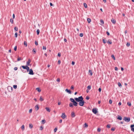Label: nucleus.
Returning <instances> with one entry per match:
<instances>
[{
  "label": "nucleus",
  "mask_w": 134,
  "mask_h": 134,
  "mask_svg": "<svg viewBox=\"0 0 134 134\" xmlns=\"http://www.w3.org/2000/svg\"><path fill=\"white\" fill-rule=\"evenodd\" d=\"M123 120L127 122H128L130 121V117H125L123 119Z\"/></svg>",
  "instance_id": "20e7f679"
},
{
  "label": "nucleus",
  "mask_w": 134,
  "mask_h": 134,
  "mask_svg": "<svg viewBox=\"0 0 134 134\" xmlns=\"http://www.w3.org/2000/svg\"><path fill=\"white\" fill-rule=\"evenodd\" d=\"M46 46H43V50H46Z\"/></svg>",
  "instance_id": "79ce46f5"
},
{
  "label": "nucleus",
  "mask_w": 134,
  "mask_h": 134,
  "mask_svg": "<svg viewBox=\"0 0 134 134\" xmlns=\"http://www.w3.org/2000/svg\"><path fill=\"white\" fill-rule=\"evenodd\" d=\"M98 90L99 92H100L101 91V88H99L98 89Z\"/></svg>",
  "instance_id": "052dcab7"
},
{
  "label": "nucleus",
  "mask_w": 134,
  "mask_h": 134,
  "mask_svg": "<svg viewBox=\"0 0 134 134\" xmlns=\"http://www.w3.org/2000/svg\"><path fill=\"white\" fill-rule=\"evenodd\" d=\"M60 79L59 78H58V79H57V80H56L57 81V82H59L60 81Z\"/></svg>",
  "instance_id": "4d7b16f0"
},
{
  "label": "nucleus",
  "mask_w": 134,
  "mask_h": 134,
  "mask_svg": "<svg viewBox=\"0 0 134 134\" xmlns=\"http://www.w3.org/2000/svg\"><path fill=\"white\" fill-rule=\"evenodd\" d=\"M71 116L72 118H74L75 116V113L74 112H72L71 113Z\"/></svg>",
  "instance_id": "4468645a"
},
{
  "label": "nucleus",
  "mask_w": 134,
  "mask_h": 134,
  "mask_svg": "<svg viewBox=\"0 0 134 134\" xmlns=\"http://www.w3.org/2000/svg\"><path fill=\"white\" fill-rule=\"evenodd\" d=\"M108 128H110V126L109 125H107L106 126Z\"/></svg>",
  "instance_id": "bf43d9fd"
},
{
  "label": "nucleus",
  "mask_w": 134,
  "mask_h": 134,
  "mask_svg": "<svg viewBox=\"0 0 134 134\" xmlns=\"http://www.w3.org/2000/svg\"><path fill=\"white\" fill-rule=\"evenodd\" d=\"M111 21L112 23L114 24H115L116 21V20L113 18H112L111 20Z\"/></svg>",
  "instance_id": "f8f14e48"
},
{
  "label": "nucleus",
  "mask_w": 134,
  "mask_h": 134,
  "mask_svg": "<svg viewBox=\"0 0 134 134\" xmlns=\"http://www.w3.org/2000/svg\"><path fill=\"white\" fill-rule=\"evenodd\" d=\"M66 116L65 114V113H63L62 114V115L61 116V117L63 119H64L65 118H66Z\"/></svg>",
  "instance_id": "1a4fd4ad"
},
{
  "label": "nucleus",
  "mask_w": 134,
  "mask_h": 134,
  "mask_svg": "<svg viewBox=\"0 0 134 134\" xmlns=\"http://www.w3.org/2000/svg\"><path fill=\"white\" fill-rule=\"evenodd\" d=\"M102 41L103 43L104 44L105 43L107 42V40L104 39H103Z\"/></svg>",
  "instance_id": "72a5a7b5"
},
{
  "label": "nucleus",
  "mask_w": 134,
  "mask_h": 134,
  "mask_svg": "<svg viewBox=\"0 0 134 134\" xmlns=\"http://www.w3.org/2000/svg\"><path fill=\"white\" fill-rule=\"evenodd\" d=\"M83 5H84V7H85V8H87V4H86V3H84V4H83Z\"/></svg>",
  "instance_id": "2f4dec72"
},
{
  "label": "nucleus",
  "mask_w": 134,
  "mask_h": 134,
  "mask_svg": "<svg viewBox=\"0 0 134 134\" xmlns=\"http://www.w3.org/2000/svg\"><path fill=\"white\" fill-rule=\"evenodd\" d=\"M111 130L112 131H114L115 130V128H111Z\"/></svg>",
  "instance_id": "13d9d810"
},
{
  "label": "nucleus",
  "mask_w": 134,
  "mask_h": 134,
  "mask_svg": "<svg viewBox=\"0 0 134 134\" xmlns=\"http://www.w3.org/2000/svg\"><path fill=\"white\" fill-rule=\"evenodd\" d=\"M111 57L114 60H115V58L114 55H111Z\"/></svg>",
  "instance_id": "c756f323"
},
{
  "label": "nucleus",
  "mask_w": 134,
  "mask_h": 134,
  "mask_svg": "<svg viewBox=\"0 0 134 134\" xmlns=\"http://www.w3.org/2000/svg\"><path fill=\"white\" fill-rule=\"evenodd\" d=\"M65 91L67 93H68L69 94H71V91L70 90L66 89L65 90Z\"/></svg>",
  "instance_id": "9d476101"
},
{
  "label": "nucleus",
  "mask_w": 134,
  "mask_h": 134,
  "mask_svg": "<svg viewBox=\"0 0 134 134\" xmlns=\"http://www.w3.org/2000/svg\"><path fill=\"white\" fill-rule=\"evenodd\" d=\"M83 98L82 96H81L79 97L78 98H75L74 99L77 102H79L80 101L83 100Z\"/></svg>",
  "instance_id": "f03ea898"
},
{
  "label": "nucleus",
  "mask_w": 134,
  "mask_h": 134,
  "mask_svg": "<svg viewBox=\"0 0 134 134\" xmlns=\"http://www.w3.org/2000/svg\"><path fill=\"white\" fill-rule=\"evenodd\" d=\"M17 47L16 46H15L14 48V50L15 51H16L17 50Z\"/></svg>",
  "instance_id": "37998d69"
},
{
  "label": "nucleus",
  "mask_w": 134,
  "mask_h": 134,
  "mask_svg": "<svg viewBox=\"0 0 134 134\" xmlns=\"http://www.w3.org/2000/svg\"><path fill=\"white\" fill-rule=\"evenodd\" d=\"M35 44L37 46L38 45V42L37 41H35Z\"/></svg>",
  "instance_id": "603ef678"
},
{
  "label": "nucleus",
  "mask_w": 134,
  "mask_h": 134,
  "mask_svg": "<svg viewBox=\"0 0 134 134\" xmlns=\"http://www.w3.org/2000/svg\"><path fill=\"white\" fill-rule=\"evenodd\" d=\"M127 105L129 106L130 107L131 106V104L130 102H128L127 103Z\"/></svg>",
  "instance_id": "473e14b6"
},
{
  "label": "nucleus",
  "mask_w": 134,
  "mask_h": 134,
  "mask_svg": "<svg viewBox=\"0 0 134 134\" xmlns=\"http://www.w3.org/2000/svg\"><path fill=\"white\" fill-rule=\"evenodd\" d=\"M90 98L88 96H87L86 97V99L87 100H89V99Z\"/></svg>",
  "instance_id": "864d4df0"
},
{
  "label": "nucleus",
  "mask_w": 134,
  "mask_h": 134,
  "mask_svg": "<svg viewBox=\"0 0 134 134\" xmlns=\"http://www.w3.org/2000/svg\"><path fill=\"white\" fill-rule=\"evenodd\" d=\"M18 68L17 67H15L14 68V69L15 70H17Z\"/></svg>",
  "instance_id": "e2e57ef3"
},
{
  "label": "nucleus",
  "mask_w": 134,
  "mask_h": 134,
  "mask_svg": "<svg viewBox=\"0 0 134 134\" xmlns=\"http://www.w3.org/2000/svg\"><path fill=\"white\" fill-rule=\"evenodd\" d=\"M79 105L81 106H83L84 105V104L85 103V102L84 101L82 100L81 101H80V102H79Z\"/></svg>",
  "instance_id": "0eeeda50"
},
{
  "label": "nucleus",
  "mask_w": 134,
  "mask_h": 134,
  "mask_svg": "<svg viewBox=\"0 0 134 134\" xmlns=\"http://www.w3.org/2000/svg\"><path fill=\"white\" fill-rule=\"evenodd\" d=\"M93 113L95 114H96L98 112L97 109V108H93L92 110Z\"/></svg>",
  "instance_id": "39448f33"
},
{
  "label": "nucleus",
  "mask_w": 134,
  "mask_h": 134,
  "mask_svg": "<svg viewBox=\"0 0 134 134\" xmlns=\"http://www.w3.org/2000/svg\"><path fill=\"white\" fill-rule=\"evenodd\" d=\"M130 128H131V130L132 129L134 128V124H132L130 125Z\"/></svg>",
  "instance_id": "412c9836"
},
{
  "label": "nucleus",
  "mask_w": 134,
  "mask_h": 134,
  "mask_svg": "<svg viewBox=\"0 0 134 134\" xmlns=\"http://www.w3.org/2000/svg\"><path fill=\"white\" fill-rule=\"evenodd\" d=\"M13 87L14 89H16L17 88V85H14L13 86Z\"/></svg>",
  "instance_id": "ea45409f"
},
{
  "label": "nucleus",
  "mask_w": 134,
  "mask_h": 134,
  "mask_svg": "<svg viewBox=\"0 0 134 134\" xmlns=\"http://www.w3.org/2000/svg\"><path fill=\"white\" fill-rule=\"evenodd\" d=\"M89 72L90 73V75H92V70H89Z\"/></svg>",
  "instance_id": "b1692460"
},
{
  "label": "nucleus",
  "mask_w": 134,
  "mask_h": 134,
  "mask_svg": "<svg viewBox=\"0 0 134 134\" xmlns=\"http://www.w3.org/2000/svg\"><path fill=\"white\" fill-rule=\"evenodd\" d=\"M91 86L90 85H89L87 87V89L90 90L91 89Z\"/></svg>",
  "instance_id": "7c9ffc66"
},
{
  "label": "nucleus",
  "mask_w": 134,
  "mask_h": 134,
  "mask_svg": "<svg viewBox=\"0 0 134 134\" xmlns=\"http://www.w3.org/2000/svg\"><path fill=\"white\" fill-rule=\"evenodd\" d=\"M27 66L26 65L25 66L22 65L20 67V69L23 72H26V71H25V70H22L21 69V67H22L24 69H26V68L27 67Z\"/></svg>",
  "instance_id": "7ed1b4c3"
},
{
  "label": "nucleus",
  "mask_w": 134,
  "mask_h": 134,
  "mask_svg": "<svg viewBox=\"0 0 134 134\" xmlns=\"http://www.w3.org/2000/svg\"><path fill=\"white\" fill-rule=\"evenodd\" d=\"M79 35L81 37H82L83 36V33H81Z\"/></svg>",
  "instance_id": "c03bdc74"
},
{
  "label": "nucleus",
  "mask_w": 134,
  "mask_h": 134,
  "mask_svg": "<svg viewBox=\"0 0 134 134\" xmlns=\"http://www.w3.org/2000/svg\"><path fill=\"white\" fill-rule=\"evenodd\" d=\"M14 29L15 31H17L18 30V28L17 27H15L14 28Z\"/></svg>",
  "instance_id": "e433bc0d"
},
{
  "label": "nucleus",
  "mask_w": 134,
  "mask_h": 134,
  "mask_svg": "<svg viewBox=\"0 0 134 134\" xmlns=\"http://www.w3.org/2000/svg\"><path fill=\"white\" fill-rule=\"evenodd\" d=\"M29 71V74L31 75H33L34 74L32 70V69H30V71Z\"/></svg>",
  "instance_id": "6e6552de"
},
{
  "label": "nucleus",
  "mask_w": 134,
  "mask_h": 134,
  "mask_svg": "<svg viewBox=\"0 0 134 134\" xmlns=\"http://www.w3.org/2000/svg\"><path fill=\"white\" fill-rule=\"evenodd\" d=\"M70 100L71 102L73 103H69V105L70 107L71 108H73L74 107V105L75 107H76L77 106L78 103L77 102H76L75 100V99L71 98H70Z\"/></svg>",
  "instance_id": "f257e3e1"
},
{
  "label": "nucleus",
  "mask_w": 134,
  "mask_h": 134,
  "mask_svg": "<svg viewBox=\"0 0 134 134\" xmlns=\"http://www.w3.org/2000/svg\"><path fill=\"white\" fill-rule=\"evenodd\" d=\"M100 22L102 24H104V21H103V20H102V19L100 20Z\"/></svg>",
  "instance_id": "09e8293b"
},
{
  "label": "nucleus",
  "mask_w": 134,
  "mask_h": 134,
  "mask_svg": "<svg viewBox=\"0 0 134 134\" xmlns=\"http://www.w3.org/2000/svg\"><path fill=\"white\" fill-rule=\"evenodd\" d=\"M58 64H60V60H58Z\"/></svg>",
  "instance_id": "69168bd1"
},
{
  "label": "nucleus",
  "mask_w": 134,
  "mask_h": 134,
  "mask_svg": "<svg viewBox=\"0 0 134 134\" xmlns=\"http://www.w3.org/2000/svg\"><path fill=\"white\" fill-rule=\"evenodd\" d=\"M37 35H38L40 33V30L39 29L37 30Z\"/></svg>",
  "instance_id": "cd10ccee"
},
{
  "label": "nucleus",
  "mask_w": 134,
  "mask_h": 134,
  "mask_svg": "<svg viewBox=\"0 0 134 134\" xmlns=\"http://www.w3.org/2000/svg\"><path fill=\"white\" fill-rule=\"evenodd\" d=\"M35 109L36 111L38 110L39 108V107L38 105H36L35 107Z\"/></svg>",
  "instance_id": "dca6fc26"
},
{
  "label": "nucleus",
  "mask_w": 134,
  "mask_h": 134,
  "mask_svg": "<svg viewBox=\"0 0 134 134\" xmlns=\"http://www.w3.org/2000/svg\"><path fill=\"white\" fill-rule=\"evenodd\" d=\"M50 6H54V5L53 4L51 3H50Z\"/></svg>",
  "instance_id": "0e129e2a"
},
{
  "label": "nucleus",
  "mask_w": 134,
  "mask_h": 134,
  "mask_svg": "<svg viewBox=\"0 0 134 134\" xmlns=\"http://www.w3.org/2000/svg\"><path fill=\"white\" fill-rule=\"evenodd\" d=\"M36 90H37L39 92H40L41 91V90L38 87L37 88H36Z\"/></svg>",
  "instance_id": "6ab92c4d"
},
{
  "label": "nucleus",
  "mask_w": 134,
  "mask_h": 134,
  "mask_svg": "<svg viewBox=\"0 0 134 134\" xmlns=\"http://www.w3.org/2000/svg\"><path fill=\"white\" fill-rule=\"evenodd\" d=\"M87 21L88 23H90L91 21V19L90 18H87Z\"/></svg>",
  "instance_id": "aec40b11"
},
{
  "label": "nucleus",
  "mask_w": 134,
  "mask_h": 134,
  "mask_svg": "<svg viewBox=\"0 0 134 134\" xmlns=\"http://www.w3.org/2000/svg\"><path fill=\"white\" fill-rule=\"evenodd\" d=\"M61 55V53L60 52H59L58 53V56L59 57H60V56Z\"/></svg>",
  "instance_id": "de8ad7c7"
},
{
  "label": "nucleus",
  "mask_w": 134,
  "mask_h": 134,
  "mask_svg": "<svg viewBox=\"0 0 134 134\" xmlns=\"http://www.w3.org/2000/svg\"><path fill=\"white\" fill-rule=\"evenodd\" d=\"M42 124H44L46 122V120L44 119H43L42 121Z\"/></svg>",
  "instance_id": "58836bf2"
},
{
  "label": "nucleus",
  "mask_w": 134,
  "mask_h": 134,
  "mask_svg": "<svg viewBox=\"0 0 134 134\" xmlns=\"http://www.w3.org/2000/svg\"><path fill=\"white\" fill-rule=\"evenodd\" d=\"M31 62V60L30 59H28L27 62L26 63V65L27 66H29L30 64V63Z\"/></svg>",
  "instance_id": "9b49d317"
},
{
  "label": "nucleus",
  "mask_w": 134,
  "mask_h": 134,
  "mask_svg": "<svg viewBox=\"0 0 134 134\" xmlns=\"http://www.w3.org/2000/svg\"><path fill=\"white\" fill-rule=\"evenodd\" d=\"M32 109H30L29 111V113H31L32 112Z\"/></svg>",
  "instance_id": "5fc2aeb1"
},
{
  "label": "nucleus",
  "mask_w": 134,
  "mask_h": 134,
  "mask_svg": "<svg viewBox=\"0 0 134 134\" xmlns=\"http://www.w3.org/2000/svg\"><path fill=\"white\" fill-rule=\"evenodd\" d=\"M40 100L41 102L42 101L44 100V99L42 98V96H40Z\"/></svg>",
  "instance_id": "4be33fe9"
},
{
  "label": "nucleus",
  "mask_w": 134,
  "mask_h": 134,
  "mask_svg": "<svg viewBox=\"0 0 134 134\" xmlns=\"http://www.w3.org/2000/svg\"><path fill=\"white\" fill-rule=\"evenodd\" d=\"M107 43H108L109 44H112V42L110 40V39H109L108 40Z\"/></svg>",
  "instance_id": "ddd939ff"
},
{
  "label": "nucleus",
  "mask_w": 134,
  "mask_h": 134,
  "mask_svg": "<svg viewBox=\"0 0 134 134\" xmlns=\"http://www.w3.org/2000/svg\"><path fill=\"white\" fill-rule=\"evenodd\" d=\"M118 86H119L120 87H122V85L120 82H118Z\"/></svg>",
  "instance_id": "5701e85b"
},
{
  "label": "nucleus",
  "mask_w": 134,
  "mask_h": 134,
  "mask_svg": "<svg viewBox=\"0 0 134 134\" xmlns=\"http://www.w3.org/2000/svg\"><path fill=\"white\" fill-rule=\"evenodd\" d=\"M24 44L25 46V47H26L27 46V43L25 41L24 42Z\"/></svg>",
  "instance_id": "bb28decb"
},
{
  "label": "nucleus",
  "mask_w": 134,
  "mask_h": 134,
  "mask_svg": "<svg viewBox=\"0 0 134 134\" xmlns=\"http://www.w3.org/2000/svg\"><path fill=\"white\" fill-rule=\"evenodd\" d=\"M43 126H41L40 127V130H42L43 129Z\"/></svg>",
  "instance_id": "a19ab883"
},
{
  "label": "nucleus",
  "mask_w": 134,
  "mask_h": 134,
  "mask_svg": "<svg viewBox=\"0 0 134 134\" xmlns=\"http://www.w3.org/2000/svg\"><path fill=\"white\" fill-rule=\"evenodd\" d=\"M126 46L128 47H129L130 45V44L129 42H127L126 43Z\"/></svg>",
  "instance_id": "4c0bfd02"
},
{
  "label": "nucleus",
  "mask_w": 134,
  "mask_h": 134,
  "mask_svg": "<svg viewBox=\"0 0 134 134\" xmlns=\"http://www.w3.org/2000/svg\"><path fill=\"white\" fill-rule=\"evenodd\" d=\"M107 34V35L108 36H109L110 35V34L109 33L108 31H107L106 32Z\"/></svg>",
  "instance_id": "680f3d73"
},
{
  "label": "nucleus",
  "mask_w": 134,
  "mask_h": 134,
  "mask_svg": "<svg viewBox=\"0 0 134 134\" xmlns=\"http://www.w3.org/2000/svg\"><path fill=\"white\" fill-rule=\"evenodd\" d=\"M13 88L10 86H8L7 87V89L9 92H12L13 90Z\"/></svg>",
  "instance_id": "423d86ee"
},
{
  "label": "nucleus",
  "mask_w": 134,
  "mask_h": 134,
  "mask_svg": "<svg viewBox=\"0 0 134 134\" xmlns=\"http://www.w3.org/2000/svg\"><path fill=\"white\" fill-rule=\"evenodd\" d=\"M101 131V129L100 128H98L97 129V131L98 132H99Z\"/></svg>",
  "instance_id": "6e6d98bb"
},
{
  "label": "nucleus",
  "mask_w": 134,
  "mask_h": 134,
  "mask_svg": "<svg viewBox=\"0 0 134 134\" xmlns=\"http://www.w3.org/2000/svg\"><path fill=\"white\" fill-rule=\"evenodd\" d=\"M15 37H17V36H18V33L17 32H16L15 33Z\"/></svg>",
  "instance_id": "8fccbe9b"
},
{
  "label": "nucleus",
  "mask_w": 134,
  "mask_h": 134,
  "mask_svg": "<svg viewBox=\"0 0 134 134\" xmlns=\"http://www.w3.org/2000/svg\"><path fill=\"white\" fill-rule=\"evenodd\" d=\"M26 69L27 70V72L29 71L30 70V69L29 67L28 66H27Z\"/></svg>",
  "instance_id": "c85d7f7f"
},
{
  "label": "nucleus",
  "mask_w": 134,
  "mask_h": 134,
  "mask_svg": "<svg viewBox=\"0 0 134 134\" xmlns=\"http://www.w3.org/2000/svg\"><path fill=\"white\" fill-rule=\"evenodd\" d=\"M45 109H46V110L48 112H49L50 111V110L49 108L46 107L45 108Z\"/></svg>",
  "instance_id": "f3484780"
},
{
  "label": "nucleus",
  "mask_w": 134,
  "mask_h": 134,
  "mask_svg": "<svg viewBox=\"0 0 134 134\" xmlns=\"http://www.w3.org/2000/svg\"><path fill=\"white\" fill-rule=\"evenodd\" d=\"M74 86L73 85H72V86H71V87H70V88L71 89L73 90L74 89Z\"/></svg>",
  "instance_id": "3c124183"
},
{
  "label": "nucleus",
  "mask_w": 134,
  "mask_h": 134,
  "mask_svg": "<svg viewBox=\"0 0 134 134\" xmlns=\"http://www.w3.org/2000/svg\"><path fill=\"white\" fill-rule=\"evenodd\" d=\"M10 21L12 24H13V20L12 18L10 19Z\"/></svg>",
  "instance_id": "c9c22d12"
},
{
  "label": "nucleus",
  "mask_w": 134,
  "mask_h": 134,
  "mask_svg": "<svg viewBox=\"0 0 134 134\" xmlns=\"http://www.w3.org/2000/svg\"><path fill=\"white\" fill-rule=\"evenodd\" d=\"M71 64L72 65H74L75 64V62L74 61H72Z\"/></svg>",
  "instance_id": "338daca9"
},
{
  "label": "nucleus",
  "mask_w": 134,
  "mask_h": 134,
  "mask_svg": "<svg viewBox=\"0 0 134 134\" xmlns=\"http://www.w3.org/2000/svg\"><path fill=\"white\" fill-rule=\"evenodd\" d=\"M57 130V127H55L54 129V132H56Z\"/></svg>",
  "instance_id": "a18cd8bd"
},
{
  "label": "nucleus",
  "mask_w": 134,
  "mask_h": 134,
  "mask_svg": "<svg viewBox=\"0 0 134 134\" xmlns=\"http://www.w3.org/2000/svg\"><path fill=\"white\" fill-rule=\"evenodd\" d=\"M32 52L34 53V54H35L36 52V48H34L32 50Z\"/></svg>",
  "instance_id": "a211bd4d"
},
{
  "label": "nucleus",
  "mask_w": 134,
  "mask_h": 134,
  "mask_svg": "<svg viewBox=\"0 0 134 134\" xmlns=\"http://www.w3.org/2000/svg\"><path fill=\"white\" fill-rule=\"evenodd\" d=\"M21 128L22 129V130L23 131H24L25 129V127L24 125H23L21 127Z\"/></svg>",
  "instance_id": "393cba45"
},
{
  "label": "nucleus",
  "mask_w": 134,
  "mask_h": 134,
  "mask_svg": "<svg viewBox=\"0 0 134 134\" xmlns=\"http://www.w3.org/2000/svg\"><path fill=\"white\" fill-rule=\"evenodd\" d=\"M117 119H118V120H122V118L120 116L118 115V117L117 118Z\"/></svg>",
  "instance_id": "2eb2a0df"
},
{
  "label": "nucleus",
  "mask_w": 134,
  "mask_h": 134,
  "mask_svg": "<svg viewBox=\"0 0 134 134\" xmlns=\"http://www.w3.org/2000/svg\"><path fill=\"white\" fill-rule=\"evenodd\" d=\"M23 59H21V57H18V58L17 59V61H19L21 60H22Z\"/></svg>",
  "instance_id": "f704fd0d"
},
{
  "label": "nucleus",
  "mask_w": 134,
  "mask_h": 134,
  "mask_svg": "<svg viewBox=\"0 0 134 134\" xmlns=\"http://www.w3.org/2000/svg\"><path fill=\"white\" fill-rule=\"evenodd\" d=\"M121 104V102H119V103H118V105H119V106H120V105Z\"/></svg>",
  "instance_id": "774afa93"
},
{
  "label": "nucleus",
  "mask_w": 134,
  "mask_h": 134,
  "mask_svg": "<svg viewBox=\"0 0 134 134\" xmlns=\"http://www.w3.org/2000/svg\"><path fill=\"white\" fill-rule=\"evenodd\" d=\"M33 127V125L31 124H30L29 125V127L30 129H32Z\"/></svg>",
  "instance_id": "a878e982"
},
{
  "label": "nucleus",
  "mask_w": 134,
  "mask_h": 134,
  "mask_svg": "<svg viewBox=\"0 0 134 134\" xmlns=\"http://www.w3.org/2000/svg\"><path fill=\"white\" fill-rule=\"evenodd\" d=\"M112 101L110 99L109 101V103L110 104H111L112 103Z\"/></svg>",
  "instance_id": "49530a36"
}]
</instances>
